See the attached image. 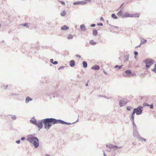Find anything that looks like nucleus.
Wrapping results in <instances>:
<instances>
[{
  "label": "nucleus",
  "instance_id": "1",
  "mask_svg": "<svg viewBox=\"0 0 156 156\" xmlns=\"http://www.w3.org/2000/svg\"><path fill=\"white\" fill-rule=\"evenodd\" d=\"M43 120L44 128L47 130L49 129L52 125L58 123V119L54 118H46Z\"/></svg>",
  "mask_w": 156,
  "mask_h": 156
},
{
  "label": "nucleus",
  "instance_id": "2",
  "mask_svg": "<svg viewBox=\"0 0 156 156\" xmlns=\"http://www.w3.org/2000/svg\"><path fill=\"white\" fill-rule=\"evenodd\" d=\"M27 140L32 144L36 148H37L39 146V140L38 138L34 136L32 134L27 135Z\"/></svg>",
  "mask_w": 156,
  "mask_h": 156
},
{
  "label": "nucleus",
  "instance_id": "3",
  "mask_svg": "<svg viewBox=\"0 0 156 156\" xmlns=\"http://www.w3.org/2000/svg\"><path fill=\"white\" fill-rule=\"evenodd\" d=\"M43 121V119L41 120H39L37 122L36 119L34 120L30 119V122L31 123L36 125L38 127L39 130H40L43 127V123L44 124V122Z\"/></svg>",
  "mask_w": 156,
  "mask_h": 156
},
{
  "label": "nucleus",
  "instance_id": "4",
  "mask_svg": "<svg viewBox=\"0 0 156 156\" xmlns=\"http://www.w3.org/2000/svg\"><path fill=\"white\" fill-rule=\"evenodd\" d=\"M133 137L137 138L139 141H142L143 140L145 142L146 141V139L140 137V135L139 134L137 129L133 130Z\"/></svg>",
  "mask_w": 156,
  "mask_h": 156
},
{
  "label": "nucleus",
  "instance_id": "5",
  "mask_svg": "<svg viewBox=\"0 0 156 156\" xmlns=\"http://www.w3.org/2000/svg\"><path fill=\"white\" fill-rule=\"evenodd\" d=\"M143 62L146 64V66L147 68H149L154 63V61L150 58H147L144 60Z\"/></svg>",
  "mask_w": 156,
  "mask_h": 156
},
{
  "label": "nucleus",
  "instance_id": "6",
  "mask_svg": "<svg viewBox=\"0 0 156 156\" xmlns=\"http://www.w3.org/2000/svg\"><path fill=\"white\" fill-rule=\"evenodd\" d=\"M142 107L139 106L137 108L134 109L133 112L137 115H140L142 113Z\"/></svg>",
  "mask_w": 156,
  "mask_h": 156
},
{
  "label": "nucleus",
  "instance_id": "7",
  "mask_svg": "<svg viewBox=\"0 0 156 156\" xmlns=\"http://www.w3.org/2000/svg\"><path fill=\"white\" fill-rule=\"evenodd\" d=\"M106 146L109 149H115V150L120 149L122 147V146L118 147L117 146L113 145L112 144L109 145H107Z\"/></svg>",
  "mask_w": 156,
  "mask_h": 156
},
{
  "label": "nucleus",
  "instance_id": "8",
  "mask_svg": "<svg viewBox=\"0 0 156 156\" xmlns=\"http://www.w3.org/2000/svg\"><path fill=\"white\" fill-rule=\"evenodd\" d=\"M132 73V72L130 70H126L125 73H123L122 75L124 76H128L129 77L133 75Z\"/></svg>",
  "mask_w": 156,
  "mask_h": 156
},
{
  "label": "nucleus",
  "instance_id": "9",
  "mask_svg": "<svg viewBox=\"0 0 156 156\" xmlns=\"http://www.w3.org/2000/svg\"><path fill=\"white\" fill-rule=\"evenodd\" d=\"M126 103L127 102L125 99H122L119 101V105L120 107H122L125 105Z\"/></svg>",
  "mask_w": 156,
  "mask_h": 156
},
{
  "label": "nucleus",
  "instance_id": "10",
  "mask_svg": "<svg viewBox=\"0 0 156 156\" xmlns=\"http://www.w3.org/2000/svg\"><path fill=\"white\" fill-rule=\"evenodd\" d=\"M131 14H130L129 13L126 12L124 13L122 16L121 18H125L126 17H131Z\"/></svg>",
  "mask_w": 156,
  "mask_h": 156
},
{
  "label": "nucleus",
  "instance_id": "11",
  "mask_svg": "<svg viewBox=\"0 0 156 156\" xmlns=\"http://www.w3.org/2000/svg\"><path fill=\"white\" fill-rule=\"evenodd\" d=\"M75 123V122H74L73 123H71L70 122H65L64 121L62 120H61L59 119V123H61L62 124H66V125H71V124H73V123Z\"/></svg>",
  "mask_w": 156,
  "mask_h": 156
},
{
  "label": "nucleus",
  "instance_id": "12",
  "mask_svg": "<svg viewBox=\"0 0 156 156\" xmlns=\"http://www.w3.org/2000/svg\"><path fill=\"white\" fill-rule=\"evenodd\" d=\"M100 67L99 66L97 65H94L93 66H92L91 68V69H93L94 70H98L100 69Z\"/></svg>",
  "mask_w": 156,
  "mask_h": 156
},
{
  "label": "nucleus",
  "instance_id": "13",
  "mask_svg": "<svg viewBox=\"0 0 156 156\" xmlns=\"http://www.w3.org/2000/svg\"><path fill=\"white\" fill-rule=\"evenodd\" d=\"M33 100V99L30 97L27 96V97L25 99V103L27 104L30 101H31Z\"/></svg>",
  "mask_w": 156,
  "mask_h": 156
},
{
  "label": "nucleus",
  "instance_id": "14",
  "mask_svg": "<svg viewBox=\"0 0 156 156\" xmlns=\"http://www.w3.org/2000/svg\"><path fill=\"white\" fill-rule=\"evenodd\" d=\"M123 11L121 9L117 13V15L119 17H121L123 15Z\"/></svg>",
  "mask_w": 156,
  "mask_h": 156
},
{
  "label": "nucleus",
  "instance_id": "15",
  "mask_svg": "<svg viewBox=\"0 0 156 156\" xmlns=\"http://www.w3.org/2000/svg\"><path fill=\"white\" fill-rule=\"evenodd\" d=\"M69 65L71 67H73L75 66V62L74 60H71L69 63Z\"/></svg>",
  "mask_w": 156,
  "mask_h": 156
},
{
  "label": "nucleus",
  "instance_id": "16",
  "mask_svg": "<svg viewBox=\"0 0 156 156\" xmlns=\"http://www.w3.org/2000/svg\"><path fill=\"white\" fill-rule=\"evenodd\" d=\"M140 15L138 13L131 14V17H139Z\"/></svg>",
  "mask_w": 156,
  "mask_h": 156
},
{
  "label": "nucleus",
  "instance_id": "17",
  "mask_svg": "<svg viewBox=\"0 0 156 156\" xmlns=\"http://www.w3.org/2000/svg\"><path fill=\"white\" fill-rule=\"evenodd\" d=\"M132 121L133 125V130L137 129V126L136 125V124H135L134 122V121Z\"/></svg>",
  "mask_w": 156,
  "mask_h": 156
},
{
  "label": "nucleus",
  "instance_id": "18",
  "mask_svg": "<svg viewBox=\"0 0 156 156\" xmlns=\"http://www.w3.org/2000/svg\"><path fill=\"white\" fill-rule=\"evenodd\" d=\"M66 14V12L65 10L62 11L60 13V15L62 16H65Z\"/></svg>",
  "mask_w": 156,
  "mask_h": 156
},
{
  "label": "nucleus",
  "instance_id": "19",
  "mask_svg": "<svg viewBox=\"0 0 156 156\" xmlns=\"http://www.w3.org/2000/svg\"><path fill=\"white\" fill-rule=\"evenodd\" d=\"M69 29V27L66 25L63 26L61 28V30H68Z\"/></svg>",
  "mask_w": 156,
  "mask_h": 156
},
{
  "label": "nucleus",
  "instance_id": "20",
  "mask_svg": "<svg viewBox=\"0 0 156 156\" xmlns=\"http://www.w3.org/2000/svg\"><path fill=\"white\" fill-rule=\"evenodd\" d=\"M93 34L95 36H96L98 35V32L96 30H94L93 31Z\"/></svg>",
  "mask_w": 156,
  "mask_h": 156
},
{
  "label": "nucleus",
  "instance_id": "21",
  "mask_svg": "<svg viewBox=\"0 0 156 156\" xmlns=\"http://www.w3.org/2000/svg\"><path fill=\"white\" fill-rule=\"evenodd\" d=\"M89 43L91 45H95L96 44V42H94V41L92 40L90 41L89 42Z\"/></svg>",
  "mask_w": 156,
  "mask_h": 156
},
{
  "label": "nucleus",
  "instance_id": "22",
  "mask_svg": "<svg viewBox=\"0 0 156 156\" xmlns=\"http://www.w3.org/2000/svg\"><path fill=\"white\" fill-rule=\"evenodd\" d=\"M112 18L115 19H117L118 18V17L115 15V13H113L111 15Z\"/></svg>",
  "mask_w": 156,
  "mask_h": 156
},
{
  "label": "nucleus",
  "instance_id": "23",
  "mask_svg": "<svg viewBox=\"0 0 156 156\" xmlns=\"http://www.w3.org/2000/svg\"><path fill=\"white\" fill-rule=\"evenodd\" d=\"M83 67L86 68L87 67V62L85 61H84L83 62Z\"/></svg>",
  "mask_w": 156,
  "mask_h": 156
},
{
  "label": "nucleus",
  "instance_id": "24",
  "mask_svg": "<svg viewBox=\"0 0 156 156\" xmlns=\"http://www.w3.org/2000/svg\"><path fill=\"white\" fill-rule=\"evenodd\" d=\"M147 41V40L144 39H142V40L141 41L140 44H144Z\"/></svg>",
  "mask_w": 156,
  "mask_h": 156
},
{
  "label": "nucleus",
  "instance_id": "25",
  "mask_svg": "<svg viewBox=\"0 0 156 156\" xmlns=\"http://www.w3.org/2000/svg\"><path fill=\"white\" fill-rule=\"evenodd\" d=\"M87 3V2L86 1H80V4L81 5H85Z\"/></svg>",
  "mask_w": 156,
  "mask_h": 156
},
{
  "label": "nucleus",
  "instance_id": "26",
  "mask_svg": "<svg viewBox=\"0 0 156 156\" xmlns=\"http://www.w3.org/2000/svg\"><path fill=\"white\" fill-rule=\"evenodd\" d=\"M151 70L153 72L156 73V63H155V64L154 65V68L153 69H152Z\"/></svg>",
  "mask_w": 156,
  "mask_h": 156
},
{
  "label": "nucleus",
  "instance_id": "27",
  "mask_svg": "<svg viewBox=\"0 0 156 156\" xmlns=\"http://www.w3.org/2000/svg\"><path fill=\"white\" fill-rule=\"evenodd\" d=\"M73 37V36L71 34H69L68 35L67 39H72Z\"/></svg>",
  "mask_w": 156,
  "mask_h": 156
},
{
  "label": "nucleus",
  "instance_id": "28",
  "mask_svg": "<svg viewBox=\"0 0 156 156\" xmlns=\"http://www.w3.org/2000/svg\"><path fill=\"white\" fill-rule=\"evenodd\" d=\"M135 114V113L133 111V112L132 113V115H131V119H132V121H134V115Z\"/></svg>",
  "mask_w": 156,
  "mask_h": 156
},
{
  "label": "nucleus",
  "instance_id": "29",
  "mask_svg": "<svg viewBox=\"0 0 156 156\" xmlns=\"http://www.w3.org/2000/svg\"><path fill=\"white\" fill-rule=\"evenodd\" d=\"M85 26L84 24H82V25H81L80 26V28L81 29H83V28H85V29L84 30H83L84 31H85L86 30V29L85 28Z\"/></svg>",
  "mask_w": 156,
  "mask_h": 156
},
{
  "label": "nucleus",
  "instance_id": "30",
  "mask_svg": "<svg viewBox=\"0 0 156 156\" xmlns=\"http://www.w3.org/2000/svg\"><path fill=\"white\" fill-rule=\"evenodd\" d=\"M129 55H127L125 56V59H126V60L125 61H128L129 60Z\"/></svg>",
  "mask_w": 156,
  "mask_h": 156
},
{
  "label": "nucleus",
  "instance_id": "31",
  "mask_svg": "<svg viewBox=\"0 0 156 156\" xmlns=\"http://www.w3.org/2000/svg\"><path fill=\"white\" fill-rule=\"evenodd\" d=\"M12 116L11 117V119H12L13 120H16V116L15 115H11Z\"/></svg>",
  "mask_w": 156,
  "mask_h": 156
},
{
  "label": "nucleus",
  "instance_id": "32",
  "mask_svg": "<svg viewBox=\"0 0 156 156\" xmlns=\"http://www.w3.org/2000/svg\"><path fill=\"white\" fill-rule=\"evenodd\" d=\"M122 65H121V66H118V65H116L115 67V68H118L119 69H120L122 68Z\"/></svg>",
  "mask_w": 156,
  "mask_h": 156
},
{
  "label": "nucleus",
  "instance_id": "33",
  "mask_svg": "<svg viewBox=\"0 0 156 156\" xmlns=\"http://www.w3.org/2000/svg\"><path fill=\"white\" fill-rule=\"evenodd\" d=\"M73 4L74 5H80V2H74L73 3Z\"/></svg>",
  "mask_w": 156,
  "mask_h": 156
},
{
  "label": "nucleus",
  "instance_id": "34",
  "mask_svg": "<svg viewBox=\"0 0 156 156\" xmlns=\"http://www.w3.org/2000/svg\"><path fill=\"white\" fill-rule=\"evenodd\" d=\"M59 2L61 3L63 5H65V3L64 2L59 1Z\"/></svg>",
  "mask_w": 156,
  "mask_h": 156
},
{
  "label": "nucleus",
  "instance_id": "35",
  "mask_svg": "<svg viewBox=\"0 0 156 156\" xmlns=\"http://www.w3.org/2000/svg\"><path fill=\"white\" fill-rule=\"evenodd\" d=\"M143 105L144 106H149V105L147 103H145V102H144L143 104Z\"/></svg>",
  "mask_w": 156,
  "mask_h": 156
},
{
  "label": "nucleus",
  "instance_id": "36",
  "mask_svg": "<svg viewBox=\"0 0 156 156\" xmlns=\"http://www.w3.org/2000/svg\"><path fill=\"white\" fill-rule=\"evenodd\" d=\"M58 63V62L56 61H55L52 63V64L54 65L57 64Z\"/></svg>",
  "mask_w": 156,
  "mask_h": 156
},
{
  "label": "nucleus",
  "instance_id": "37",
  "mask_svg": "<svg viewBox=\"0 0 156 156\" xmlns=\"http://www.w3.org/2000/svg\"><path fill=\"white\" fill-rule=\"evenodd\" d=\"M131 108V107H129V106H128L127 107L126 109H127L128 110V111H130L131 109H130Z\"/></svg>",
  "mask_w": 156,
  "mask_h": 156
},
{
  "label": "nucleus",
  "instance_id": "38",
  "mask_svg": "<svg viewBox=\"0 0 156 156\" xmlns=\"http://www.w3.org/2000/svg\"><path fill=\"white\" fill-rule=\"evenodd\" d=\"M97 25L99 26H102L103 24L102 23H99L97 24Z\"/></svg>",
  "mask_w": 156,
  "mask_h": 156
},
{
  "label": "nucleus",
  "instance_id": "39",
  "mask_svg": "<svg viewBox=\"0 0 156 156\" xmlns=\"http://www.w3.org/2000/svg\"><path fill=\"white\" fill-rule=\"evenodd\" d=\"M150 108L153 109L154 108V106L153 105H150Z\"/></svg>",
  "mask_w": 156,
  "mask_h": 156
},
{
  "label": "nucleus",
  "instance_id": "40",
  "mask_svg": "<svg viewBox=\"0 0 156 156\" xmlns=\"http://www.w3.org/2000/svg\"><path fill=\"white\" fill-rule=\"evenodd\" d=\"M17 94L15 93H12L11 94V96H15V95H17Z\"/></svg>",
  "mask_w": 156,
  "mask_h": 156
},
{
  "label": "nucleus",
  "instance_id": "41",
  "mask_svg": "<svg viewBox=\"0 0 156 156\" xmlns=\"http://www.w3.org/2000/svg\"><path fill=\"white\" fill-rule=\"evenodd\" d=\"M20 140H18L16 141V143L18 144H19L20 143Z\"/></svg>",
  "mask_w": 156,
  "mask_h": 156
},
{
  "label": "nucleus",
  "instance_id": "42",
  "mask_svg": "<svg viewBox=\"0 0 156 156\" xmlns=\"http://www.w3.org/2000/svg\"><path fill=\"white\" fill-rule=\"evenodd\" d=\"M46 94L47 96L49 95L50 97L53 95V94H49L48 93H47Z\"/></svg>",
  "mask_w": 156,
  "mask_h": 156
},
{
  "label": "nucleus",
  "instance_id": "43",
  "mask_svg": "<svg viewBox=\"0 0 156 156\" xmlns=\"http://www.w3.org/2000/svg\"><path fill=\"white\" fill-rule=\"evenodd\" d=\"M95 26V24H92L90 25V26L92 27H94Z\"/></svg>",
  "mask_w": 156,
  "mask_h": 156
},
{
  "label": "nucleus",
  "instance_id": "44",
  "mask_svg": "<svg viewBox=\"0 0 156 156\" xmlns=\"http://www.w3.org/2000/svg\"><path fill=\"white\" fill-rule=\"evenodd\" d=\"M134 53L135 55H137L138 54V52L136 51H135Z\"/></svg>",
  "mask_w": 156,
  "mask_h": 156
},
{
  "label": "nucleus",
  "instance_id": "45",
  "mask_svg": "<svg viewBox=\"0 0 156 156\" xmlns=\"http://www.w3.org/2000/svg\"><path fill=\"white\" fill-rule=\"evenodd\" d=\"M28 25L27 23H25L23 24V26L25 27H27Z\"/></svg>",
  "mask_w": 156,
  "mask_h": 156
},
{
  "label": "nucleus",
  "instance_id": "46",
  "mask_svg": "<svg viewBox=\"0 0 156 156\" xmlns=\"http://www.w3.org/2000/svg\"><path fill=\"white\" fill-rule=\"evenodd\" d=\"M50 62H51L52 63L53 62V59H51L50 60Z\"/></svg>",
  "mask_w": 156,
  "mask_h": 156
},
{
  "label": "nucleus",
  "instance_id": "47",
  "mask_svg": "<svg viewBox=\"0 0 156 156\" xmlns=\"http://www.w3.org/2000/svg\"><path fill=\"white\" fill-rule=\"evenodd\" d=\"M25 139V138L24 137H22L21 138V140H24Z\"/></svg>",
  "mask_w": 156,
  "mask_h": 156
},
{
  "label": "nucleus",
  "instance_id": "48",
  "mask_svg": "<svg viewBox=\"0 0 156 156\" xmlns=\"http://www.w3.org/2000/svg\"><path fill=\"white\" fill-rule=\"evenodd\" d=\"M76 56L79 58H80L81 57L80 56L78 55H76Z\"/></svg>",
  "mask_w": 156,
  "mask_h": 156
},
{
  "label": "nucleus",
  "instance_id": "49",
  "mask_svg": "<svg viewBox=\"0 0 156 156\" xmlns=\"http://www.w3.org/2000/svg\"><path fill=\"white\" fill-rule=\"evenodd\" d=\"M100 20H101L102 21H104V19H103V17H101L100 18Z\"/></svg>",
  "mask_w": 156,
  "mask_h": 156
},
{
  "label": "nucleus",
  "instance_id": "50",
  "mask_svg": "<svg viewBox=\"0 0 156 156\" xmlns=\"http://www.w3.org/2000/svg\"><path fill=\"white\" fill-rule=\"evenodd\" d=\"M64 67V66L60 67H59V69L63 68Z\"/></svg>",
  "mask_w": 156,
  "mask_h": 156
},
{
  "label": "nucleus",
  "instance_id": "51",
  "mask_svg": "<svg viewBox=\"0 0 156 156\" xmlns=\"http://www.w3.org/2000/svg\"><path fill=\"white\" fill-rule=\"evenodd\" d=\"M45 155L46 156H50V155L48 154H46Z\"/></svg>",
  "mask_w": 156,
  "mask_h": 156
},
{
  "label": "nucleus",
  "instance_id": "52",
  "mask_svg": "<svg viewBox=\"0 0 156 156\" xmlns=\"http://www.w3.org/2000/svg\"><path fill=\"white\" fill-rule=\"evenodd\" d=\"M141 44H140V45H138V46H136V48H138V47H140V45H141Z\"/></svg>",
  "mask_w": 156,
  "mask_h": 156
},
{
  "label": "nucleus",
  "instance_id": "53",
  "mask_svg": "<svg viewBox=\"0 0 156 156\" xmlns=\"http://www.w3.org/2000/svg\"><path fill=\"white\" fill-rule=\"evenodd\" d=\"M8 86V85H6V86H5V87L4 88H5V89H6V88Z\"/></svg>",
  "mask_w": 156,
  "mask_h": 156
},
{
  "label": "nucleus",
  "instance_id": "54",
  "mask_svg": "<svg viewBox=\"0 0 156 156\" xmlns=\"http://www.w3.org/2000/svg\"><path fill=\"white\" fill-rule=\"evenodd\" d=\"M103 155L104 156H106V154L104 152V153Z\"/></svg>",
  "mask_w": 156,
  "mask_h": 156
},
{
  "label": "nucleus",
  "instance_id": "55",
  "mask_svg": "<svg viewBox=\"0 0 156 156\" xmlns=\"http://www.w3.org/2000/svg\"><path fill=\"white\" fill-rule=\"evenodd\" d=\"M105 97V98H107L108 99H111V97H110L109 98H107Z\"/></svg>",
  "mask_w": 156,
  "mask_h": 156
},
{
  "label": "nucleus",
  "instance_id": "56",
  "mask_svg": "<svg viewBox=\"0 0 156 156\" xmlns=\"http://www.w3.org/2000/svg\"><path fill=\"white\" fill-rule=\"evenodd\" d=\"M123 5V3L122 4V5L120 6V8H121L122 6V5Z\"/></svg>",
  "mask_w": 156,
  "mask_h": 156
},
{
  "label": "nucleus",
  "instance_id": "57",
  "mask_svg": "<svg viewBox=\"0 0 156 156\" xmlns=\"http://www.w3.org/2000/svg\"><path fill=\"white\" fill-rule=\"evenodd\" d=\"M86 86H88V83H86Z\"/></svg>",
  "mask_w": 156,
  "mask_h": 156
},
{
  "label": "nucleus",
  "instance_id": "58",
  "mask_svg": "<svg viewBox=\"0 0 156 156\" xmlns=\"http://www.w3.org/2000/svg\"><path fill=\"white\" fill-rule=\"evenodd\" d=\"M104 73L106 74H107L105 72H104Z\"/></svg>",
  "mask_w": 156,
  "mask_h": 156
},
{
  "label": "nucleus",
  "instance_id": "59",
  "mask_svg": "<svg viewBox=\"0 0 156 156\" xmlns=\"http://www.w3.org/2000/svg\"><path fill=\"white\" fill-rule=\"evenodd\" d=\"M1 24H0V28H1Z\"/></svg>",
  "mask_w": 156,
  "mask_h": 156
},
{
  "label": "nucleus",
  "instance_id": "60",
  "mask_svg": "<svg viewBox=\"0 0 156 156\" xmlns=\"http://www.w3.org/2000/svg\"><path fill=\"white\" fill-rule=\"evenodd\" d=\"M53 97H54V98H55V96H54V95Z\"/></svg>",
  "mask_w": 156,
  "mask_h": 156
},
{
  "label": "nucleus",
  "instance_id": "61",
  "mask_svg": "<svg viewBox=\"0 0 156 156\" xmlns=\"http://www.w3.org/2000/svg\"><path fill=\"white\" fill-rule=\"evenodd\" d=\"M78 121V119H77V121H76V122H77V121Z\"/></svg>",
  "mask_w": 156,
  "mask_h": 156
},
{
  "label": "nucleus",
  "instance_id": "62",
  "mask_svg": "<svg viewBox=\"0 0 156 156\" xmlns=\"http://www.w3.org/2000/svg\"><path fill=\"white\" fill-rule=\"evenodd\" d=\"M56 97H58V96H56Z\"/></svg>",
  "mask_w": 156,
  "mask_h": 156
},
{
  "label": "nucleus",
  "instance_id": "63",
  "mask_svg": "<svg viewBox=\"0 0 156 156\" xmlns=\"http://www.w3.org/2000/svg\"><path fill=\"white\" fill-rule=\"evenodd\" d=\"M119 9H117V10H118Z\"/></svg>",
  "mask_w": 156,
  "mask_h": 156
},
{
  "label": "nucleus",
  "instance_id": "64",
  "mask_svg": "<svg viewBox=\"0 0 156 156\" xmlns=\"http://www.w3.org/2000/svg\"><path fill=\"white\" fill-rule=\"evenodd\" d=\"M51 65H51V64L50 65V66H51Z\"/></svg>",
  "mask_w": 156,
  "mask_h": 156
}]
</instances>
